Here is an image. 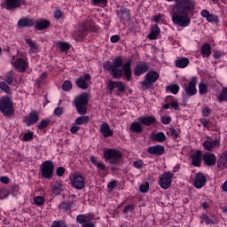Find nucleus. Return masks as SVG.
Here are the masks:
<instances>
[{
  "label": "nucleus",
  "mask_w": 227,
  "mask_h": 227,
  "mask_svg": "<svg viewBox=\"0 0 227 227\" xmlns=\"http://www.w3.org/2000/svg\"><path fill=\"white\" fill-rule=\"evenodd\" d=\"M194 10V1L179 0L172 9V22L181 27H187L191 24L189 12Z\"/></svg>",
  "instance_id": "obj_1"
},
{
  "label": "nucleus",
  "mask_w": 227,
  "mask_h": 227,
  "mask_svg": "<svg viewBox=\"0 0 227 227\" xmlns=\"http://www.w3.org/2000/svg\"><path fill=\"white\" fill-rule=\"evenodd\" d=\"M123 67V59L121 56H117L111 61H106L103 64L104 70L110 72L114 79H121L123 77V71L121 67Z\"/></svg>",
  "instance_id": "obj_2"
},
{
  "label": "nucleus",
  "mask_w": 227,
  "mask_h": 227,
  "mask_svg": "<svg viewBox=\"0 0 227 227\" xmlns=\"http://www.w3.org/2000/svg\"><path fill=\"white\" fill-rule=\"evenodd\" d=\"M160 75L157 71H149L145 76L144 81L140 82V90L146 91V90H153V84L159 81Z\"/></svg>",
  "instance_id": "obj_3"
},
{
  "label": "nucleus",
  "mask_w": 227,
  "mask_h": 227,
  "mask_svg": "<svg viewBox=\"0 0 227 227\" xmlns=\"http://www.w3.org/2000/svg\"><path fill=\"white\" fill-rule=\"evenodd\" d=\"M90 100V95L86 92L80 94L74 98V106L78 114H86L88 113V102Z\"/></svg>",
  "instance_id": "obj_4"
},
{
  "label": "nucleus",
  "mask_w": 227,
  "mask_h": 227,
  "mask_svg": "<svg viewBox=\"0 0 227 227\" xmlns=\"http://www.w3.org/2000/svg\"><path fill=\"white\" fill-rule=\"evenodd\" d=\"M103 156L105 160H107L109 164L114 165L120 164L123 153L120 150L110 148L104 151Z\"/></svg>",
  "instance_id": "obj_5"
},
{
  "label": "nucleus",
  "mask_w": 227,
  "mask_h": 227,
  "mask_svg": "<svg viewBox=\"0 0 227 227\" xmlns=\"http://www.w3.org/2000/svg\"><path fill=\"white\" fill-rule=\"evenodd\" d=\"M13 101L10 97H3L0 100V112L4 116H12L13 114Z\"/></svg>",
  "instance_id": "obj_6"
},
{
  "label": "nucleus",
  "mask_w": 227,
  "mask_h": 227,
  "mask_svg": "<svg viewBox=\"0 0 227 227\" xmlns=\"http://www.w3.org/2000/svg\"><path fill=\"white\" fill-rule=\"evenodd\" d=\"M41 175L43 178L46 180H51L54 175V163L51 160H46L42 163L40 168Z\"/></svg>",
  "instance_id": "obj_7"
},
{
  "label": "nucleus",
  "mask_w": 227,
  "mask_h": 227,
  "mask_svg": "<svg viewBox=\"0 0 227 227\" xmlns=\"http://www.w3.org/2000/svg\"><path fill=\"white\" fill-rule=\"evenodd\" d=\"M173 182V173L165 172L160 176L159 185L161 189H169Z\"/></svg>",
  "instance_id": "obj_8"
},
{
  "label": "nucleus",
  "mask_w": 227,
  "mask_h": 227,
  "mask_svg": "<svg viewBox=\"0 0 227 227\" xmlns=\"http://www.w3.org/2000/svg\"><path fill=\"white\" fill-rule=\"evenodd\" d=\"M70 183L74 189H78L81 191V189H84V177L80 174H73L70 176Z\"/></svg>",
  "instance_id": "obj_9"
},
{
  "label": "nucleus",
  "mask_w": 227,
  "mask_h": 227,
  "mask_svg": "<svg viewBox=\"0 0 227 227\" xmlns=\"http://www.w3.org/2000/svg\"><path fill=\"white\" fill-rule=\"evenodd\" d=\"M93 219V215H78L76 222L82 224V227H95V223L90 222Z\"/></svg>",
  "instance_id": "obj_10"
},
{
  "label": "nucleus",
  "mask_w": 227,
  "mask_h": 227,
  "mask_svg": "<svg viewBox=\"0 0 227 227\" xmlns=\"http://www.w3.org/2000/svg\"><path fill=\"white\" fill-rule=\"evenodd\" d=\"M107 90H109L110 94H112L114 90H117L119 93H123V91H125V85L123 84V82L109 81L107 83Z\"/></svg>",
  "instance_id": "obj_11"
},
{
  "label": "nucleus",
  "mask_w": 227,
  "mask_h": 227,
  "mask_svg": "<svg viewBox=\"0 0 227 227\" xmlns=\"http://www.w3.org/2000/svg\"><path fill=\"white\" fill-rule=\"evenodd\" d=\"M91 81V74H85L84 76H80L75 80V84L81 90H88V82Z\"/></svg>",
  "instance_id": "obj_12"
},
{
  "label": "nucleus",
  "mask_w": 227,
  "mask_h": 227,
  "mask_svg": "<svg viewBox=\"0 0 227 227\" xmlns=\"http://www.w3.org/2000/svg\"><path fill=\"white\" fill-rule=\"evenodd\" d=\"M196 84H198V78L196 76H193L188 86L184 89L187 97H192V95H196V93L198 92V90H196Z\"/></svg>",
  "instance_id": "obj_13"
},
{
  "label": "nucleus",
  "mask_w": 227,
  "mask_h": 227,
  "mask_svg": "<svg viewBox=\"0 0 227 227\" xmlns=\"http://www.w3.org/2000/svg\"><path fill=\"white\" fill-rule=\"evenodd\" d=\"M148 70H150L148 63L140 62L134 68V75L139 77L140 75H143V74H146Z\"/></svg>",
  "instance_id": "obj_14"
},
{
  "label": "nucleus",
  "mask_w": 227,
  "mask_h": 227,
  "mask_svg": "<svg viewBox=\"0 0 227 227\" xmlns=\"http://www.w3.org/2000/svg\"><path fill=\"white\" fill-rule=\"evenodd\" d=\"M165 150L166 149L164 148V145H157L154 146H150L147 149V153L150 155H154L155 157H160V155H164Z\"/></svg>",
  "instance_id": "obj_15"
},
{
  "label": "nucleus",
  "mask_w": 227,
  "mask_h": 227,
  "mask_svg": "<svg viewBox=\"0 0 227 227\" xmlns=\"http://www.w3.org/2000/svg\"><path fill=\"white\" fill-rule=\"evenodd\" d=\"M40 120V115H38V112L33 111L27 116L25 117V122L27 127H31V125H35V123L38 122Z\"/></svg>",
  "instance_id": "obj_16"
},
{
  "label": "nucleus",
  "mask_w": 227,
  "mask_h": 227,
  "mask_svg": "<svg viewBox=\"0 0 227 227\" xmlns=\"http://www.w3.org/2000/svg\"><path fill=\"white\" fill-rule=\"evenodd\" d=\"M138 121L142 125H145V127H151V125H155V123H157V119L153 115H151V116L145 115V116L138 117Z\"/></svg>",
  "instance_id": "obj_17"
},
{
  "label": "nucleus",
  "mask_w": 227,
  "mask_h": 227,
  "mask_svg": "<svg viewBox=\"0 0 227 227\" xmlns=\"http://www.w3.org/2000/svg\"><path fill=\"white\" fill-rule=\"evenodd\" d=\"M132 62L130 60H128L123 66V73H124V79L128 81V82H130L132 81Z\"/></svg>",
  "instance_id": "obj_18"
},
{
  "label": "nucleus",
  "mask_w": 227,
  "mask_h": 227,
  "mask_svg": "<svg viewBox=\"0 0 227 227\" xmlns=\"http://www.w3.org/2000/svg\"><path fill=\"white\" fill-rule=\"evenodd\" d=\"M13 67L17 72H26V69L27 68V62H26V59L19 58L14 61Z\"/></svg>",
  "instance_id": "obj_19"
},
{
  "label": "nucleus",
  "mask_w": 227,
  "mask_h": 227,
  "mask_svg": "<svg viewBox=\"0 0 227 227\" xmlns=\"http://www.w3.org/2000/svg\"><path fill=\"white\" fill-rule=\"evenodd\" d=\"M99 130L104 137H112V136L114 134V131L111 129V127H109L107 122H103L100 125Z\"/></svg>",
  "instance_id": "obj_20"
},
{
  "label": "nucleus",
  "mask_w": 227,
  "mask_h": 227,
  "mask_svg": "<svg viewBox=\"0 0 227 227\" xmlns=\"http://www.w3.org/2000/svg\"><path fill=\"white\" fill-rule=\"evenodd\" d=\"M203 159V152L200 150L195 152L192 155V166H195L196 168H199V166H201V160Z\"/></svg>",
  "instance_id": "obj_21"
},
{
  "label": "nucleus",
  "mask_w": 227,
  "mask_h": 227,
  "mask_svg": "<svg viewBox=\"0 0 227 227\" xmlns=\"http://www.w3.org/2000/svg\"><path fill=\"white\" fill-rule=\"evenodd\" d=\"M205 184H207V177L201 173L197 174L194 179V187H196V189H201Z\"/></svg>",
  "instance_id": "obj_22"
},
{
  "label": "nucleus",
  "mask_w": 227,
  "mask_h": 227,
  "mask_svg": "<svg viewBox=\"0 0 227 227\" xmlns=\"http://www.w3.org/2000/svg\"><path fill=\"white\" fill-rule=\"evenodd\" d=\"M202 159H203L205 164H207V166H215V160H217L215 159V155H214L210 153H206L202 156Z\"/></svg>",
  "instance_id": "obj_23"
},
{
  "label": "nucleus",
  "mask_w": 227,
  "mask_h": 227,
  "mask_svg": "<svg viewBox=\"0 0 227 227\" xmlns=\"http://www.w3.org/2000/svg\"><path fill=\"white\" fill-rule=\"evenodd\" d=\"M153 141H156L157 143H164L166 141V135L164 132L160 131L158 133L153 132L150 137Z\"/></svg>",
  "instance_id": "obj_24"
},
{
  "label": "nucleus",
  "mask_w": 227,
  "mask_h": 227,
  "mask_svg": "<svg viewBox=\"0 0 227 227\" xmlns=\"http://www.w3.org/2000/svg\"><path fill=\"white\" fill-rule=\"evenodd\" d=\"M217 168H219V169H225V168H227V151L222 153L218 159Z\"/></svg>",
  "instance_id": "obj_25"
},
{
  "label": "nucleus",
  "mask_w": 227,
  "mask_h": 227,
  "mask_svg": "<svg viewBox=\"0 0 227 227\" xmlns=\"http://www.w3.org/2000/svg\"><path fill=\"white\" fill-rule=\"evenodd\" d=\"M49 26H51V21L47 20H40L36 21L35 27L37 31H42L43 29H47Z\"/></svg>",
  "instance_id": "obj_26"
},
{
  "label": "nucleus",
  "mask_w": 227,
  "mask_h": 227,
  "mask_svg": "<svg viewBox=\"0 0 227 227\" xmlns=\"http://www.w3.org/2000/svg\"><path fill=\"white\" fill-rule=\"evenodd\" d=\"M35 21L29 18H22L18 21V26L20 27H31V26H34Z\"/></svg>",
  "instance_id": "obj_27"
},
{
  "label": "nucleus",
  "mask_w": 227,
  "mask_h": 227,
  "mask_svg": "<svg viewBox=\"0 0 227 227\" xmlns=\"http://www.w3.org/2000/svg\"><path fill=\"white\" fill-rule=\"evenodd\" d=\"M160 35V28L159 25L155 24L152 27V32L148 35L149 40H157V36Z\"/></svg>",
  "instance_id": "obj_28"
},
{
  "label": "nucleus",
  "mask_w": 227,
  "mask_h": 227,
  "mask_svg": "<svg viewBox=\"0 0 227 227\" xmlns=\"http://www.w3.org/2000/svg\"><path fill=\"white\" fill-rule=\"evenodd\" d=\"M212 47L210 46V43H205L201 49H200V52L203 56V58H208V56H210V54H212Z\"/></svg>",
  "instance_id": "obj_29"
},
{
  "label": "nucleus",
  "mask_w": 227,
  "mask_h": 227,
  "mask_svg": "<svg viewBox=\"0 0 227 227\" xmlns=\"http://www.w3.org/2000/svg\"><path fill=\"white\" fill-rule=\"evenodd\" d=\"M20 4V0H6L5 3L6 10H14V8H19Z\"/></svg>",
  "instance_id": "obj_30"
},
{
  "label": "nucleus",
  "mask_w": 227,
  "mask_h": 227,
  "mask_svg": "<svg viewBox=\"0 0 227 227\" xmlns=\"http://www.w3.org/2000/svg\"><path fill=\"white\" fill-rule=\"evenodd\" d=\"M129 130H131V132H135L136 134H141V132H143V126H141V122L134 121L131 123Z\"/></svg>",
  "instance_id": "obj_31"
},
{
  "label": "nucleus",
  "mask_w": 227,
  "mask_h": 227,
  "mask_svg": "<svg viewBox=\"0 0 227 227\" xmlns=\"http://www.w3.org/2000/svg\"><path fill=\"white\" fill-rule=\"evenodd\" d=\"M16 74L13 70L9 71L4 78V81L7 82V84H13V82L15 81Z\"/></svg>",
  "instance_id": "obj_32"
},
{
  "label": "nucleus",
  "mask_w": 227,
  "mask_h": 227,
  "mask_svg": "<svg viewBox=\"0 0 227 227\" xmlns=\"http://www.w3.org/2000/svg\"><path fill=\"white\" fill-rule=\"evenodd\" d=\"M63 185L59 182H56L52 186V192L56 196H59L61 194V191H63Z\"/></svg>",
  "instance_id": "obj_33"
},
{
  "label": "nucleus",
  "mask_w": 227,
  "mask_h": 227,
  "mask_svg": "<svg viewBox=\"0 0 227 227\" xmlns=\"http://www.w3.org/2000/svg\"><path fill=\"white\" fill-rule=\"evenodd\" d=\"M187 65H189V59L187 58L176 60V67H177V68H185Z\"/></svg>",
  "instance_id": "obj_34"
},
{
  "label": "nucleus",
  "mask_w": 227,
  "mask_h": 227,
  "mask_svg": "<svg viewBox=\"0 0 227 227\" xmlns=\"http://www.w3.org/2000/svg\"><path fill=\"white\" fill-rule=\"evenodd\" d=\"M74 207V202L68 201V202H62L59 205L60 210H63L64 212H70V209Z\"/></svg>",
  "instance_id": "obj_35"
},
{
  "label": "nucleus",
  "mask_w": 227,
  "mask_h": 227,
  "mask_svg": "<svg viewBox=\"0 0 227 227\" xmlns=\"http://www.w3.org/2000/svg\"><path fill=\"white\" fill-rule=\"evenodd\" d=\"M217 100L219 102H227V86L222 89V91L220 92Z\"/></svg>",
  "instance_id": "obj_36"
},
{
  "label": "nucleus",
  "mask_w": 227,
  "mask_h": 227,
  "mask_svg": "<svg viewBox=\"0 0 227 227\" xmlns=\"http://www.w3.org/2000/svg\"><path fill=\"white\" fill-rule=\"evenodd\" d=\"M88 121H90V117H88L87 115L82 116V117H78L74 123L75 125H86V123H88Z\"/></svg>",
  "instance_id": "obj_37"
},
{
  "label": "nucleus",
  "mask_w": 227,
  "mask_h": 227,
  "mask_svg": "<svg viewBox=\"0 0 227 227\" xmlns=\"http://www.w3.org/2000/svg\"><path fill=\"white\" fill-rule=\"evenodd\" d=\"M25 42L27 46L30 47V51L33 52H38V45L33 42L31 39H25Z\"/></svg>",
  "instance_id": "obj_38"
},
{
  "label": "nucleus",
  "mask_w": 227,
  "mask_h": 227,
  "mask_svg": "<svg viewBox=\"0 0 227 227\" xmlns=\"http://www.w3.org/2000/svg\"><path fill=\"white\" fill-rule=\"evenodd\" d=\"M81 32V35H77L75 36V40L77 42L82 40L84 38V36H86V35H88V27H86V25H84L82 28Z\"/></svg>",
  "instance_id": "obj_39"
},
{
  "label": "nucleus",
  "mask_w": 227,
  "mask_h": 227,
  "mask_svg": "<svg viewBox=\"0 0 227 227\" xmlns=\"http://www.w3.org/2000/svg\"><path fill=\"white\" fill-rule=\"evenodd\" d=\"M167 90H168V91L170 93H173V95H176V93H178V91H180V87L176 84H172L167 87Z\"/></svg>",
  "instance_id": "obj_40"
},
{
  "label": "nucleus",
  "mask_w": 227,
  "mask_h": 227,
  "mask_svg": "<svg viewBox=\"0 0 227 227\" xmlns=\"http://www.w3.org/2000/svg\"><path fill=\"white\" fill-rule=\"evenodd\" d=\"M60 52H67V51H70V45L68 43L66 42H59V43Z\"/></svg>",
  "instance_id": "obj_41"
},
{
  "label": "nucleus",
  "mask_w": 227,
  "mask_h": 227,
  "mask_svg": "<svg viewBox=\"0 0 227 227\" xmlns=\"http://www.w3.org/2000/svg\"><path fill=\"white\" fill-rule=\"evenodd\" d=\"M199 92L200 95H207V93H208V88L207 87V84L200 83L199 84Z\"/></svg>",
  "instance_id": "obj_42"
},
{
  "label": "nucleus",
  "mask_w": 227,
  "mask_h": 227,
  "mask_svg": "<svg viewBox=\"0 0 227 227\" xmlns=\"http://www.w3.org/2000/svg\"><path fill=\"white\" fill-rule=\"evenodd\" d=\"M135 208H136V206L134 204H129L123 208L122 213L123 214H129V212L132 213L134 212Z\"/></svg>",
  "instance_id": "obj_43"
},
{
  "label": "nucleus",
  "mask_w": 227,
  "mask_h": 227,
  "mask_svg": "<svg viewBox=\"0 0 227 227\" xmlns=\"http://www.w3.org/2000/svg\"><path fill=\"white\" fill-rule=\"evenodd\" d=\"M120 12V19H125L126 20H129L130 19V13L129 12V11L125 9H121Z\"/></svg>",
  "instance_id": "obj_44"
},
{
  "label": "nucleus",
  "mask_w": 227,
  "mask_h": 227,
  "mask_svg": "<svg viewBox=\"0 0 227 227\" xmlns=\"http://www.w3.org/2000/svg\"><path fill=\"white\" fill-rule=\"evenodd\" d=\"M51 123L50 120H43L39 124H38V129L39 130H43V129H47V126Z\"/></svg>",
  "instance_id": "obj_45"
},
{
  "label": "nucleus",
  "mask_w": 227,
  "mask_h": 227,
  "mask_svg": "<svg viewBox=\"0 0 227 227\" xmlns=\"http://www.w3.org/2000/svg\"><path fill=\"white\" fill-rule=\"evenodd\" d=\"M62 90L64 91H70V90H72V82L70 81H65L62 85Z\"/></svg>",
  "instance_id": "obj_46"
},
{
  "label": "nucleus",
  "mask_w": 227,
  "mask_h": 227,
  "mask_svg": "<svg viewBox=\"0 0 227 227\" xmlns=\"http://www.w3.org/2000/svg\"><path fill=\"white\" fill-rule=\"evenodd\" d=\"M0 89L2 90V91H4L5 93H10V91H12V89H10L8 84H6V82H0Z\"/></svg>",
  "instance_id": "obj_47"
},
{
  "label": "nucleus",
  "mask_w": 227,
  "mask_h": 227,
  "mask_svg": "<svg viewBox=\"0 0 227 227\" xmlns=\"http://www.w3.org/2000/svg\"><path fill=\"white\" fill-rule=\"evenodd\" d=\"M51 227H68V225H67L63 221H54Z\"/></svg>",
  "instance_id": "obj_48"
},
{
  "label": "nucleus",
  "mask_w": 227,
  "mask_h": 227,
  "mask_svg": "<svg viewBox=\"0 0 227 227\" xmlns=\"http://www.w3.org/2000/svg\"><path fill=\"white\" fill-rule=\"evenodd\" d=\"M35 205H37V207H42V204L45 203V199L42 196H37L35 199Z\"/></svg>",
  "instance_id": "obj_49"
},
{
  "label": "nucleus",
  "mask_w": 227,
  "mask_h": 227,
  "mask_svg": "<svg viewBox=\"0 0 227 227\" xmlns=\"http://www.w3.org/2000/svg\"><path fill=\"white\" fill-rule=\"evenodd\" d=\"M161 123L163 125H169L171 123V117L169 115H163L161 117Z\"/></svg>",
  "instance_id": "obj_50"
},
{
  "label": "nucleus",
  "mask_w": 227,
  "mask_h": 227,
  "mask_svg": "<svg viewBox=\"0 0 227 227\" xmlns=\"http://www.w3.org/2000/svg\"><path fill=\"white\" fill-rule=\"evenodd\" d=\"M203 146L205 150H208V152H212V149L214 148V144H212V142L210 141H206L204 142Z\"/></svg>",
  "instance_id": "obj_51"
},
{
  "label": "nucleus",
  "mask_w": 227,
  "mask_h": 227,
  "mask_svg": "<svg viewBox=\"0 0 227 227\" xmlns=\"http://www.w3.org/2000/svg\"><path fill=\"white\" fill-rule=\"evenodd\" d=\"M207 20L208 22H219V19L217 18L216 15L214 14H209L207 18Z\"/></svg>",
  "instance_id": "obj_52"
},
{
  "label": "nucleus",
  "mask_w": 227,
  "mask_h": 227,
  "mask_svg": "<svg viewBox=\"0 0 227 227\" xmlns=\"http://www.w3.org/2000/svg\"><path fill=\"white\" fill-rule=\"evenodd\" d=\"M133 166L137 169H141V168H143V160H138L137 161H134Z\"/></svg>",
  "instance_id": "obj_53"
},
{
  "label": "nucleus",
  "mask_w": 227,
  "mask_h": 227,
  "mask_svg": "<svg viewBox=\"0 0 227 227\" xmlns=\"http://www.w3.org/2000/svg\"><path fill=\"white\" fill-rule=\"evenodd\" d=\"M148 189H150V184L145 183V184L140 185V192H148Z\"/></svg>",
  "instance_id": "obj_54"
},
{
  "label": "nucleus",
  "mask_w": 227,
  "mask_h": 227,
  "mask_svg": "<svg viewBox=\"0 0 227 227\" xmlns=\"http://www.w3.org/2000/svg\"><path fill=\"white\" fill-rule=\"evenodd\" d=\"M31 139H33V132L26 133L23 136V141H31Z\"/></svg>",
  "instance_id": "obj_55"
},
{
  "label": "nucleus",
  "mask_w": 227,
  "mask_h": 227,
  "mask_svg": "<svg viewBox=\"0 0 227 227\" xmlns=\"http://www.w3.org/2000/svg\"><path fill=\"white\" fill-rule=\"evenodd\" d=\"M56 175L57 176H63V175H65V168L63 167L58 168L56 170Z\"/></svg>",
  "instance_id": "obj_56"
},
{
  "label": "nucleus",
  "mask_w": 227,
  "mask_h": 227,
  "mask_svg": "<svg viewBox=\"0 0 227 227\" xmlns=\"http://www.w3.org/2000/svg\"><path fill=\"white\" fill-rule=\"evenodd\" d=\"M9 194L10 192H8V190H4L0 192V200H4V198H8Z\"/></svg>",
  "instance_id": "obj_57"
},
{
  "label": "nucleus",
  "mask_w": 227,
  "mask_h": 227,
  "mask_svg": "<svg viewBox=\"0 0 227 227\" xmlns=\"http://www.w3.org/2000/svg\"><path fill=\"white\" fill-rule=\"evenodd\" d=\"M170 107H173V109H175V111H178V109H180L178 102L175 101V100H172L170 102Z\"/></svg>",
  "instance_id": "obj_58"
},
{
  "label": "nucleus",
  "mask_w": 227,
  "mask_h": 227,
  "mask_svg": "<svg viewBox=\"0 0 227 227\" xmlns=\"http://www.w3.org/2000/svg\"><path fill=\"white\" fill-rule=\"evenodd\" d=\"M55 116H61L63 114V107H57L54 110Z\"/></svg>",
  "instance_id": "obj_59"
},
{
  "label": "nucleus",
  "mask_w": 227,
  "mask_h": 227,
  "mask_svg": "<svg viewBox=\"0 0 227 227\" xmlns=\"http://www.w3.org/2000/svg\"><path fill=\"white\" fill-rule=\"evenodd\" d=\"M169 130L172 137H175L176 139L179 136L178 131H176V129H175L174 128H170Z\"/></svg>",
  "instance_id": "obj_60"
},
{
  "label": "nucleus",
  "mask_w": 227,
  "mask_h": 227,
  "mask_svg": "<svg viewBox=\"0 0 227 227\" xmlns=\"http://www.w3.org/2000/svg\"><path fill=\"white\" fill-rule=\"evenodd\" d=\"M79 130H81V127L75 126V125H74V126L70 129L71 134H77V132H79Z\"/></svg>",
  "instance_id": "obj_61"
},
{
  "label": "nucleus",
  "mask_w": 227,
  "mask_h": 227,
  "mask_svg": "<svg viewBox=\"0 0 227 227\" xmlns=\"http://www.w3.org/2000/svg\"><path fill=\"white\" fill-rule=\"evenodd\" d=\"M212 113V110L210 108L205 107L202 110L203 116H209V114Z\"/></svg>",
  "instance_id": "obj_62"
},
{
  "label": "nucleus",
  "mask_w": 227,
  "mask_h": 227,
  "mask_svg": "<svg viewBox=\"0 0 227 227\" xmlns=\"http://www.w3.org/2000/svg\"><path fill=\"white\" fill-rule=\"evenodd\" d=\"M96 167L98 168V169H101V171H106V165L104 163L98 162L96 164Z\"/></svg>",
  "instance_id": "obj_63"
},
{
  "label": "nucleus",
  "mask_w": 227,
  "mask_h": 227,
  "mask_svg": "<svg viewBox=\"0 0 227 227\" xmlns=\"http://www.w3.org/2000/svg\"><path fill=\"white\" fill-rule=\"evenodd\" d=\"M61 15H62L61 10L58 9L54 12L55 19H61Z\"/></svg>",
  "instance_id": "obj_64"
}]
</instances>
